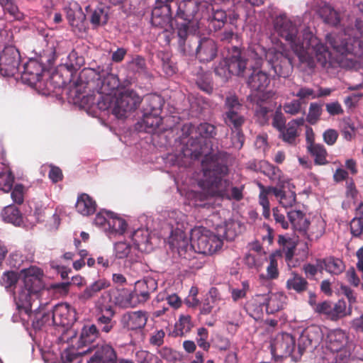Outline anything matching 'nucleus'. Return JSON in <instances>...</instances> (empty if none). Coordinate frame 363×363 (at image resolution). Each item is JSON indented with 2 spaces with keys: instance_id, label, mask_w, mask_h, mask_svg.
<instances>
[{
  "instance_id": "774afa93",
  "label": "nucleus",
  "mask_w": 363,
  "mask_h": 363,
  "mask_svg": "<svg viewBox=\"0 0 363 363\" xmlns=\"http://www.w3.org/2000/svg\"><path fill=\"white\" fill-rule=\"evenodd\" d=\"M137 357L138 359V361L140 362V363H149V361L155 360V362L157 361V358L155 357L153 354L146 352V351H139L137 352Z\"/></svg>"
},
{
  "instance_id": "0eeeda50",
  "label": "nucleus",
  "mask_w": 363,
  "mask_h": 363,
  "mask_svg": "<svg viewBox=\"0 0 363 363\" xmlns=\"http://www.w3.org/2000/svg\"><path fill=\"white\" fill-rule=\"evenodd\" d=\"M98 304L101 311H110L113 306L121 308H134L138 305L133 291L128 289H114L104 293Z\"/></svg>"
},
{
  "instance_id": "bf43d9fd",
  "label": "nucleus",
  "mask_w": 363,
  "mask_h": 363,
  "mask_svg": "<svg viewBox=\"0 0 363 363\" xmlns=\"http://www.w3.org/2000/svg\"><path fill=\"white\" fill-rule=\"evenodd\" d=\"M269 259V264L267 268V277L268 279H272L278 277L279 272L277 269V262L276 261L275 256L271 255Z\"/></svg>"
},
{
  "instance_id": "f03ea898",
  "label": "nucleus",
  "mask_w": 363,
  "mask_h": 363,
  "mask_svg": "<svg viewBox=\"0 0 363 363\" xmlns=\"http://www.w3.org/2000/svg\"><path fill=\"white\" fill-rule=\"evenodd\" d=\"M184 215L180 212L172 211L169 214V225L172 228L176 225L169 237V245L178 255L185 260L191 261L196 258V253L211 255L220 250L223 245L220 235H216L203 227H196L191 231V244L186 233L179 228Z\"/></svg>"
},
{
  "instance_id": "c85d7f7f",
  "label": "nucleus",
  "mask_w": 363,
  "mask_h": 363,
  "mask_svg": "<svg viewBox=\"0 0 363 363\" xmlns=\"http://www.w3.org/2000/svg\"><path fill=\"white\" fill-rule=\"evenodd\" d=\"M1 216L3 220L6 223L25 227V213L23 215H21L19 210L14 206L9 205L6 206L2 210Z\"/></svg>"
},
{
  "instance_id": "20e7f679",
  "label": "nucleus",
  "mask_w": 363,
  "mask_h": 363,
  "mask_svg": "<svg viewBox=\"0 0 363 363\" xmlns=\"http://www.w3.org/2000/svg\"><path fill=\"white\" fill-rule=\"evenodd\" d=\"M99 93L102 95L98 103L99 108L111 109L118 118L125 117L140 103V97L134 91L119 87V80L113 74H108L103 79Z\"/></svg>"
},
{
  "instance_id": "9b49d317",
  "label": "nucleus",
  "mask_w": 363,
  "mask_h": 363,
  "mask_svg": "<svg viewBox=\"0 0 363 363\" xmlns=\"http://www.w3.org/2000/svg\"><path fill=\"white\" fill-rule=\"evenodd\" d=\"M203 177L206 178V180L199 181L198 183V186L203 195H219L222 197L229 196L223 188L225 185V182L223 181L220 177H215L213 172L206 170L203 172Z\"/></svg>"
},
{
  "instance_id": "5fc2aeb1",
  "label": "nucleus",
  "mask_w": 363,
  "mask_h": 363,
  "mask_svg": "<svg viewBox=\"0 0 363 363\" xmlns=\"http://www.w3.org/2000/svg\"><path fill=\"white\" fill-rule=\"evenodd\" d=\"M91 347H88V349H86L85 350H82V351H78V352L74 351L73 349H67V350H65L62 353V359L64 362H71L74 359H77L78 355L86 354L87 352H91Z\"/></svg>"
},
{
  "instance_id": "e433bc0d",
  "label": "nucleus",
  "mask_w": 363,
  "mask_h": 363,
  "mask_svg": "<svg viewBox=\"0 0 363 363\" xmlns=\"http://www.w3.org/2000/svg\"><path fill=\"white\" fill-rule=\"evenodd\" d=\"M325 226L324 220L319 218L313 220L312 224L310 226L308 225L306 232L304 233L307 234L310 240H317L324 233Z\"/></svg>"
},
{
  "instance_id": "13d9d810",
  "label": "nucleus",
  "mask_w": 363,
  "mask_h": 363,
  "mask_svg": "<svg viewBox=\"0 0 363 363\" xmlns=\"http://www.w3.org/2000/svg\"><path fill=\"white\" fill-rule=\"evenodd\" d=\"M25 188L21 184H16L12 192L11 198L15 203H21L24 199Z\"/></svg>"
},
{
  "instance_id": "a18cd8bd",
  "label": "nucleus",
  "mask_w": 363,
  "mask_h": 363,
  "mask_svg": "<svg viewBox=\"0 0 363 363\" xmlns=\"http://www.w3.org/2000/svg\"><path fill=\"white\" fill-rule=\"evenodd\" d=\"M249 289L250 284L247 281H242L240 286L230 288V293L233 301H238L245 298Z\"/></svg>"
},
{
  "instance_id": "1a4fd4ad",
  "label": "nucleus",
  "mask_w": 363,
  "mask_h": 363,
  "mask_svg": "<svg viewBox=\"0 0 363 363\" xmlns=\"http://www.w3.org/2000/svg\"><path fill=\"white\" fill-rule=\"evenodd\" d=\"M40 296V294L35 298L30 300L28 309L17 307L22 320L30 323L35 329H40L45 325L53 324L51 313L46 312L44 308L35 311H32L33 306L38 305Z\"/></svg>"
},
{
  "instance_id": "aec40b11",
  "label": "nucleus",
  "mask_w": 363,
  "mask_h": 363,
  "mask_svg": "<svg viewBox=\"0 0 363 363\" xmlns=\"http://www.w3.org/2000/svg\"><path fill=\"white\" fill-rule=\"evenodd\" d=\"M147 320V313L141 311L127 313L122 318L124 327L132 330L144 328Z\"/></svg>"
},
{
  "instance_id": "864d4df0",
  "label": "nucleus",
  "mask_w": 363,
  "mask_h": 363,
  "mask_svg": "<svg viewBox=\"0 0 363 363\" xmlns=\"http://www.w3.org/2000/svg\"><path fill=\"white\" fill-rule=\"evenodd\" d=\"M107 13L101 9H95L91 16V22L94 26H101L107 22Z\"/></svg>"
},
{
  "instance_id": "5701e85b",
  "label": "nucleus",
  "mask_w": 363,
  "mask_h": 363,
  "mask_svg": "<svg viewBox=\"0 0 363 363\" xmlns=\"http://www.w3.org/2000/svg\"><path fill=\"white\" fill-rule=\"evenodd\" d=\"M223 298L216 288H211L208 294V297L201 306V313L207 315L211 313H216L220 309V303Z\"/></svg>"
},
{
  "instance_id": "6e6d98bb",
  "label": "nucleus",
  "mask_w": 363,
  "mask_h": 363,
  "mask_svg": "<svg viewBox=\"0 0 363 363\" xmlns=\"http://www.w3.org/2000/svg\"><path fill=\"white\" fill-rule=\"evenodd\" d=\"M333 303L329 301H323L320 303H318L315 310L316 312L323 314L328 317L329 318L333 320Z\"/></svg>"
},
{
  "instance_id": "a878e982",
  "label": "nucleus",
  "mask_w": 363,
  "mask_h": 363,
  "mask_svg": "<svg viewBox=\"0 0 363 363\" xmlns=\"http://www.w3.org/2000/svg\"><path fill=\"white\" fill-rule=\"evenodd\" d=\"M114 255L118 259H125L128 264L137 262L138 259L135 248L133 249L125 242H118L114 245Z\"/></svg>"
},
{
  "instance_id": "cd10ccee",
  "label": "nucleus",
  "mask_w": 363,
  "mask_h": 363,
  "mask_svg": "<svg viewBox=\"0 0 363 363\" xmlns=\"http://www.w3.org/2000/svg\"><path fill=\"white\" fill-rule=\"evenodd\" d=\"M127 228L128 223L126 220L118 214L113 213L112 218L109 221V224H108L106 234L109 238H116L123 235L127 230Z\"/></svg>"
},
{
  "instance_id": "e2e57ef3",
  "label": "nucleus",
  "mask_w": 363,
  "mask_h": 363,
  "mask_svg": "<svg viewBox=\"0 0 363 363\" xmlns=\"http://www.w3.org/2000/svg\"><path fill=\"white\" fill-rule=\"evenodd\" d=\"M325 108L326 111L330 116L340 115L343 113V109L340 104L337 101L327 104Z\"/></svg>"
},
{
  "instance_id": "473e14b6",
  "label": "nucleus",
  "mask_w": 363,
  "mask_h": 363,
  "mask_svg": "<svg viewBox=\"0 0 363 363\" xmlns=\"http://www.w3.org/2000/svg\"><path fill=\"white\" fill-rule=\"evenodd\" d=\"M288 218L293 228L301 232H306L308 227V220L305 214L301 211H291L288 212Z\"/></svg>"
},
{
  "instance_id": "a19ab883",
  "label": "nucleus",
  "mask_w": 363,
  "mask_h": 363,
  "mask_svg": "<svg viewBox=\"0 0 363 363\" xmlns=\"http://www.w3.org/2000/svg\"><path fill=\"white\" fill-rule=\"evenodd\" d=\"M307 281L297 274L292 273L291 277L286 281V287L293 289L296 292H301L306 290Z\"/></svg>"
},
{
  "instance_id": "6e6552de",
  "label": "nucleus",
  "mask_w": 363,
  "mask_h": 363,
  "mask_svg": "<svg viewBox=\"0 0 363 363\" xmlns=\"http://www.w3.org/2000/svg\"><path fill=\"white\" fill-rule=\"evenodd\" d=\"M326 347L336 353L335 363H347L351 354V345L346 333L341 330L330 331L325 340Z\"/></svg>"
},
{
  "instance_id": "4be33fe9",
  "label": "nucleus",
  "mask_w": 363,
  "mask_h": 363,
  "mask_svg": "<svg viewBox=\"0 0 363 363\" xmlns=\"http://www.w3.org/2000/svg\"><path fill=\"white\" fill-rule=\"evenodd\" d=\"M96 201L89 194L82 193L78 195L75 203L77 212L82 216H90L96 211Z\"/></svg>"
},
{
  "instance_id": "58836bf2",
  "label": "nucleus",
  "mask_w": 363,
  "mask_h": 363,
  "mask_svg": "<svg viewBox=\"0 0 363 363\" xmlns=\"http://www.w3.org/2000/svg\"><path fill=\"white\" fill-rule=\"evenodd\" d=\"M319 13L321 18L328 24L335 26L340 21L338 13L329 5H324Z\"/></svg>"
},
{
  "instance_id": "f8f14e48",
  "label": "nucleus",
  "mask_w": 363,
  "mask_h": 363,
  "mask_svg": "<svg viewBox=\"0 0 363 363\" xmlns=\"http://www.w3.org/2000/svg\"><path fill=\"white\" fill-rule=\"evenodd\" d=\"M20 55L13 47L4 49L0 55V72L7 77L13 76L18 70Z\"/></svg>"
},
{
  "instance_id": "2f4dec72",
  "label": "nucleus",
  "mask_w": 363,
  "mask_h": 363,
  "mask_svg": "<svg viewBox=\"0 0 363 363\" xmlns=\"http://www.w3.org/2000/svg\"><path fill=\"white\" fill-rule=\"evenodd\" d=\"M110 282L105 279H99L92 283L79 296V299L86 301L94 297L100 291L107 289Z\"/></svg>"
},
{
  "instance_id": "f3484780",
  "label": "nucleus",
  "mask_w": 363,
  "mask_h": 363,
  "mask_svg": "<svg viewBox=\"0 0 363 363\" xmlns=\"http://www.w3.org/2000/svg\"><path fill=\"white\" fill-rule=\"evenodd\" d=\"M43 72V65L35 60H30L23 67L22 80L30 85H35L40 80Z\"/></svg>"
},
{
  "instance_id": "9d476101",
  "label": "nucleus",
  "mask_w": 363,
  "mask_h": 363,
  "mask_svg": "<svg viewBox=\"0 0 363 363\" xmlns=\"http://www.w3.org/2000/svg\"><path fill=\"white\" fill-rule=\"evenodd\" d=\"M246 63L241 59L240 50L235 49L228 59L221 61L215 69L216 74L221 79L227 80L232 74L241 75Z\"/></svg>"
},
{
  "instance_id": "6ab92c4d",
  "label": "nucleus",
  "mask_w": 363,
  "mask_h": 363,
  "mask_svg": "<svg viewBox=\"0 0 363 363\" xmlns=\"http://www.w3.org/2000/svg\"><path fill=\"white\" fill-rule=\"evenodd\" d=\"M269 79L266 73L259 71L257 69L253 70L252 75L248 80V84L253 91L263 93V96H259L261 100H264L271 95L270 92L267 93L265 96L264 91L269 85Z\"/></svg>"
},
{
  "instance_id": "8fccbe9b",
  "label": "nucleus",
  "mask_w": 363,
  "mask_h": 363,
  "mask_svg": "<svg viewBox=\"0 0 363 363\" xmlns=\"http://www.w3.org/2000/svg\"><path fill=\"white\" fill-rule=\"evenodd\" d=\"M333 320L342 318L350 313V309L347 308L346 303L344 301H338L333 303Z\"/></svg>"
},
{
  "instance_id": "49530a36",
  "label": "nucleus",
  "mask_w": 363,
  "mask_h": 363,
  "mask_svg": "<svg viewBox=\"0 0 363 363\" xmlns=\"http://www.w3.org/2000/svg\"><path fill=\"white\" fill-rule=\"evenodd\" d=\"M83 57L79 56L76 52H72L67 57V61L65 63L67 68L70 71H76L81 68L84 65Z\"/></svg>"
},
{
  "instance_id": "dca6fc26",
  "label": "nucleus",
  "mask_w": 363,
  "mask_h": 363,
  "mask_svg": "<svg viewBox=\"0 0 363 363\" xmlns=\"http://www.w3.org/2000/svg\"><path fill=\"white\" fill-rule=\"evenodd\" d=\"M131 239L135 250L148 253L154 249L153 240H155V238L151 235L147 229H138L133 233Z\"/></svg>"
},
{
  "instance_id": "7ed1b4c3",
  "label": "nucleus",
  "mask_w": 363,
  "mask_h": 363,
  "mask_svg": "<svg viewBox=\"0 0 363 363\" xmlns=\"http://www.w3.org/2000/svg\"><path fill=\"white\" fill-rule=\"evenodd\" d=\"M0 284L7 291L13 292L17 307L28 309L30 300L35 298L45 289L43 271L35 266L23 269L19 272L8 271L3 273Z\"/></svg>"
},
{
  "instance_id": "2eb2a0df",
  "label": "nucleus",
  "mask_w": 363,
  "mask_h": 363,
  "mask_svg": "<svg viewBox=\"0 0 363 363\" xmlns=\"http://www.w3.org/2000/svg\"><path fill=\"white\" fill-rule=\"evenodd\" d=\"M286 299V297L282 292H275L265 295H258L255 301L265 306L267 313H274L283 308Z\"/></svg>"
},
{
  "instance_id": "603ef678",
  "label": "nucleus",
  "mask_w": 363,
  "mask_h": 363,
  "mask_svg": "<svg viewBox=\"0 0 363 363\" xmlns=\"http://www.w3.org/2000/svg\"><path fill=\"white\" fill-rule=\"evenodd\" d=\"M264 259L258 255L253 254H248L246 255L245 258V264L252 269H255L257 271H259V268L263 264Z\"/></svg>"
},
{
  "instance_id": "0e129e2a",
  "label": "nucleus",
  "mask_w": 363,
  "mask_h": 363,
  "mask_svg": "<svg viewBox=\"0 0 363 363\" xmlns=\"http://www.w3.org/2000/svg\"><path fill=\"white\" fill-rule=\"evenodd\" d=\"M301 104L298 101H292L284 106V111L289 114L294 115L299 112Z\"/></svg>"
},
{
  "instance_id": "bb28decb",
  "label": "nucleus",
  "mask_w": 363,
  "mask_h": 363,
  "mask_svg": "<svg viewBox=\"0 0 363 363\" xmlns=\"http://www.w3.org/2000/svg\"><path fill=\"white\" fill-rule=\"evenodd\" d=\"M216 45L211 39H203L197 48V56L202 62L212 60L216 54Z\"/></svg>"
},
{
  "instance_id": "de8ad7c7",
  "label": "nucleus",
  "mask_w": 363,
  "mask_h": 363,
  "mask_svg": "<svg viewBox=\"0 0 363 363\" xmlns=\"http://www.w3.org/2000/svg\"><path fill=\"white\" fill-rule=\"evenodd\" d=\"M357 211L362 216L354 218L350 223L351 233L354 236H359L363 232V203L359 206Z\"/></svg>"
},
{
  "instance_id": "393cba45",
  "label": "nucleus",
  "mask_w": 363,
  "mask_h": 363,
  "mask_svg": "<svg viewBox=\"0 0 363 363\" xmlns=\"http://www.w3.org/2000/svg\"><path fill=\"white\" fill-rule=\"evenodd\" d=\"M295 348L294 338L288 333L282 334L277 337L273 350L281 356H289Z\"/></svg>"
},
{
  "instance_id": "c9c22d12",
  "label": "nucleus",
  "mask_w": 363,
  "mask_h": 363,
  "mask_svg": "<svg viewBox=\"0 0 363 363\" xmlns=\"http://www.w3.org/2000/svg\"><path fill=\"white\" fill-rule=\"evenodd\" d=\"M97 336L98 332L95 325L84 326L79 340L78 349L93 342L96 339Z\"/></svg>"
},
{
  "instance_id": "338daca9",
  "label": "nucleus",
  "mask_w": 363,
  "mask_h": 363,
  "mask_svg": "<svg viewBox=\"0 0 363 363\" xmlns=\"http://www.w3.org/2000/svg\"><path fill=\"white\" fill-rule=\"evenodd\" d=\"M164 332L162 330L155 331L150 337L151 344L160 346L163 343L164 337Z\"/></svg>"
},
{
  "instance_id": "ddd939ff",
  "label": "nucleus",
  "mask_w": 363,
  "mask_h": 363,
  "mask_svg": "<svg viewBox=\"0 0 363 363\" xmlns=\"http://www.w3.org/2000/svg\"><path fill=\"white\" fill-rule=\"evenodd\" d=\"M46 206L40 201H32L25 211V227L33 228L45 220Z\"/></svg>"
},
{
  "instance_id": "72a5a7b5",
  "label": "nucleus",
  "mask_w": 363,
  "mask_h": 363,
  "mask_svg": "<svg viewBox=\"0 0 363 363\" xmlns=\"http://www.w3.org/2000/svg\"><path fill=\"white\" fill-rule=\"evenodd\" d=\"M218 235H220L227 240H233L240 232V225L236 221H228L224 226H220L218 228Z\"/></svg>"
},
{
  "instance_id": "ea45409f",
  "label": "nucleus",
  "mask_w": 363,
  "mask_h": 363,
  "mask_svg": "<svg viewBox=\"0 0 363 363\" xmlns=\"http://www.w3.org/2000/svg\"><path fill=\"white\" fill-rule=\"evenodd\" d=\"M113 213L106 210L100 211L94 218V224L106 233L108 224H109V221L112 218Z\"/></svg>"
},
{
  "instance_id": "f704fd0d",
  "label": "nucleus",
  "mask_w": 363,
  "mask_h": 363,
  "mask_svg": "<svg viewBox=\"0 0 363 363\" xmlns=\"http://www.w3.org/2000/svg\"><path fill=\"white\" fill-rule=\"evenodd\" d=\"M303 123L304 119L303 118L290 121L286 129L281 130L283 140L289 143H293L297 135L298 127L302 125Z\"/></svg>"
},
{
  "instance_id": "412c9836",
  "label": "nucleus",
  "mask_w": 363,
  "mask_h": 363,
  "mask_svg": "<svg viewBox=\"0 0 363 363\" xmlns=\"http://www.w3.org/2000/svg\"><path fill=\"white\" fill-rule=\"evenodd\" d=\"M64 10L66 12L67 18L71 26L81 28L83 26L86 17L77 2H69L65 6Z\"/></svg>"
},
{
  "instance_id": "c756f323",
  "label": "nucleus",
  "mask_w": 363,
  "mask_h": 363,
  "mask_svg": "<svg viewBox=\"0 0 363 363\" xmlns=\"http://www.w3.org/2000/svg\"><path fill=\"white\" fill-rule=\"evenodd\" d=\"M152 285V289H155V283L152 281H138L135 283V289L133 291L135 294V299L138 301V305L145 303L150 298V290L148 284Z\"/></svg>"
},
{
  "instance_id": "4d7b16f0",
  "label": "nucleus",
  "mask_w": 363,
  "mask_h": 363,
  "mask_svg": "<svg viewBox=\"0 0 363 363\" xmlns=\"http://www.w3.org/2000/svg\"><path fill=\"white\" fill-rule=\"evenodd\" d=\"M197 343L199 346L203 350H207L209 348V343L207 342L208 339V331L204 328H201L197 332Z\"/></svg>"
},
{
  "instance_id": "f257e3e1",
  "label": "nucleus",
  "mask_w": 363,
  "mask_h": 363,
  "mask_svg": "<svg viewBox=\"0 0 363 363\" xmlns=\"http://www.w3.org/2000/svg\"><path fill=\"white\" fill-rule=\"evenodd\" d=\"M361 36L357 34L352 38L347 32L331 33L326 35V42L333 48V52L309 30H305L302 39L296 37V28L286 16H280L274 21V29L290 43V45L301 61L309 65L316 60L321 66L332 65L336 62L345 66L344 57H357L363 58V25L360 21L356 24Z\"/></svg>"
},
{
  "instance_id": "3c124183",
  "label": "nucleus",
  "mask_w": 363,
  "mask_h": 363,
  "mask_svg": "<svg viewBox=\"0 0 363 363\" xmlns=\"http://www.w3.org/2000/svg\"><path fill=\"white\" fill-rule=\"evenodd\" d=\"M322 111H323V109H322V106L320 105H319L316 103H312L310 105L308 114L307 116V119H308V122L311 124L315 123L318 121V119L322 113Z\"/></svg>"
},
{
  "instance_id": "39448f33",
  "label": "nucleus",
  "mask_w": 363,
  "mask_h": 363,
  "mask_svg": "<svg viewBox=\"0 0 363 363\" xmlns=\"http://www.w3.org/2000/svg\"><path fill=\"white\" fill-rule=\"evenodd\" d=\"M262 55H265L268 63L272 66L276 74L284 77L288 74L292 61L281 43H275L267 51L259 45L256 46L251 53V57L255 60H258L257 65L260 64L259 61Z\"/></svg>"
},
{
  "instance_id": "4468645a",
  "label": "nucleus",
  "mask_w": 363,
  "mask_h": 363,
  "mask_svg": "<svg viewBox=\"0 0 363 363\" xmlns=\"http://www.w3.org/2000/svg\"><path fill=\"white\" fill-rule=\"evenodd\" d=\"M51 315L53 324L57 325L69 326L76 320L74 310L65 303L56 305Z\"/></svg>"
},
{
  "instance_id": "b1692460",
  "label": "nucleus",
  "mask_w": 363,
  "mask_h": 363,
  "mask_svg": "<svg viewBox=\"0 0 363 363\" xmlns=\"http://www.w3.org/2000/svg\"><path fill=\"white\" fill-rule=\"evenodd\" d=\"M116 354L111 346L101 345L95 349L94 354L88 363H116Z\"/></svg>"
},
{
  "instance_id": "4c0bfd02",
  "label": "nucleus",
  "mask_w": 363,
  "mask_h": 363,
  "mask_svg": "<svg viewBox=\"0 0 363 363\" xmlns=\"http://www.w3.org/2000/svg\"><path fill=\"white\" fill-rule=\"evenodd\" d=\"M308 149L312 155L315 157V164L323 165L327 163V152L322 145L309 144Z\"/></svg>"
},
{
  "instance_id": "69168bd1",
  "label": "nucleus",
  "mask_w": 363,
  "mask_h": 363,
  "mask_svg": "<svg viewBox=\"0 0 363 363\" xmlns=\"http://www.w3.org/2000/svg\"><path fill=\"white\" fill-rule=\"evenodd\" d=\"M273 216L276 223L280 224L284 229H287L289 228V223L286 220L284 215L279 212L278 208H274L273 209Z\"/></svg>"
},
{
  "instance_id": "680f3d73",
  "label": "nucleus",
  "mask_w": 363,
  "mask_h": 363,
  "mask_svg": "<svg viewBox=\"0 0 363 363\" xmlns=\"http://www.w3.org/2000/svg\"><path fill=\"white\" fill-rule=\"evenodd\" d=\"M272 124L274 128H276L280 131L283 129L285 125L284 117L282 113L281 112L280 107L278 108V110L276 111L274 116Z\"/></svg>"
},
{
  "instance_id": "a211bd4d",
  "label": "nucleus",
  "mask_w": 363,
  "mask_h": 363,
  "mask_svg": "<svg viewBox=\"0 0 363 363\" xmlns=\"http://www.w3.org/2000/svg\"><path fill=\"white\" fill-rule=\"evenodd\" d=\"M226 106L228 108L226 123L233 124L235 128L240 126L244 121V118L240 114L242 107L238 102V98L235 96L228 97L226 99Z\"/></svg>"
},
{
  "instance_id": "c03bdc74",
  "label": "nucleus",
  "mask_w": 363,
  "mask_h": 363,
  "mask_svg": "<svg viewBox=\"0 0 363 363\" xmlns=\"http://www.w3.org/2000/svg\"><path fill=\"white\" fill-rule=\"evenodd\" d=\"M279 242L283 246V250L285 252L286 259L289 260L292 258L294 250L296 246V242L295 240L281 235L279 238Z\"/></svg>"
},
{
  "instance_id": "052dcab7",
  "label": "nucleus",
  "mask_w": 363,
  "mask_h": 363,
  "mask_svg": "<svg viewBox=\"0 0 363 363\" xmlns=\"http://www.w3.org/2000/svg\"><path fill=\"white\" fill-rule=\"evenodd\" d=\"M323 140L328 145H333L337 141L338 133L335 129H328L323 133Z\"/></svg>"
},
{
  "instance_id": "09e8293b",
  "label": "nucleus",
  "mask_w": 363,
  "mask_h": 363,
  "mask_svg": "<svg viewBox=\"0 0 363 363\" xmlns=\"http://www.w3.org/2000/svg\"><path fill=\"white\" fill-rule=\"evenodd\" d=\"M162 122V118L157 116V113H146L143 119V123L146 128L155 130L158 128Z\"/></svg>"
},
{
  "instance_id": "423d86ee",
  "label": "nucleus",
  "mask_w": 363,
  "mask_h": 363,
  "mask_svg": "<svg viewBox=\"0 0 363 363\" xmlns=\"http://www.w3.org/2000/svg\"><path fill=\"white\" fill-rule=\"evenodd\" d=\"M259 203L263 208V216L268 218L270 216V206L267 198L269 194H273L279 204L284 208L293 206L296 202L294 186L285 179H279L276 186L264 189L260 186Z\"/></svg>"
},
{
  "instance_id": "37998d69",
  "label": "nucleus",
  "mask_w": 363,
  "mask_h": 363,
  "mask_svg": "<svg viewBox=\"0 0 363 363\" xmlns=\"http://www.w3.org/2000/svg\"><path fill=\"white\" fill-rule=\"evenodd\" d=\"M13 177L11 173L10 169L6 167L0 172V190L4 192H9L13 186Z\"/></svg>"
},
{
  "instance_id": "79ce46f5",
  "label": "nucleus",
  "mask_w": 363,
  "mask_h": 363,
  "mask_svg": "<svg viewBox=\"0 0 363 363\" xmlns=\"http://www.w3.org/2000/svg\"><path fill=\"white\" fill-rule=\"evenodd\" d=\"M191 327V317L189 315H182L175 324L174 333L176 335L182 336L188 333Z\"/></svg>"
},
{
  "instance_id": "7c9ffc66",
  "label": "nucleus",
  "mask_w": 363,
  "mask_h": 363,
  "mask_svg": "<svg viewBox=\"0 0 363 363\" xmlns=\"http://www.w3.org/2000/svg\"><path fill=\"white\" fill-rule=\"evenodd\" d=\"M318 267L320 271L325 270L331 274H339L345 269L343 262L339 259L329 257L318 261Z\"/></svg>"
}]
</instances>
